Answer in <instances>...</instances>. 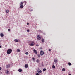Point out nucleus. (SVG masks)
Wrapping results in <instances>:
<instances>
[{
    "instance_id": "obj_21",
    "label": "nucleus",
    "mask_w": 75,
    "mask_h": 75,
    "mask_svg": "<svg viewBox=\"0 0 75 75\" xmlns=\"http://www.w3.org/2000/svg\"><path fill=\"white\" fill-rule=\"evenodd\" d=\"M52 68L53 69L55 68V66L54 65H53L52 67Z\"/></svg>"
},
{
    "instance_id": "obj_31",
    "label": "nucleus",
    "mask_w": 75,
    "mask_h": 75,
    "mask_svg": "<svg viewBox=\"0 0 75 75\" xmlns=\"http://www.w3.org/2000/svg\"><path fill=\"white\" fill-rule=\"evenodd\" d=\"M29 25V23H27V25Z\"/></svg>"
},
{
    "instance_id": "obj_24",
    "label": "nucleus",
    "mask_w": 75,
    "mask_h": 75,
    "mask_svg": "<svg viewBox=\"0 0 75 75\" xmlns=\"http://www.w3.org/2000/svg\"><path fill=\"white\" fill-rule=\"evenodd\" d=\"M68 65H69V66H70V65H71V63H68Z\"/></svg>"
},
{
    "instance_id": "obj_1",
    "label": "nucleus",
    "mask_w": 75,
    "mask_h": 75,
    "mask_svg": "<svg viewBox=\"0 0 75 75\" xmlns=\"http://www.w3.org/2000/svg\"><path fill=\"white\" fill-rule=\"evenodd\" d=\"M11 52H12L11 49H8L7 51V53L8 54H10Z\"/></svg>"
},
{
    "instance_id": "obj_7",
    "label": "nucleus",
    "mask_w": 75,
    "mask_h": 75,
    "mask_svg": "<svg viewBox=\"0 0 75 75\" xmlns=\"http://www.w3.org/2000/svg\"><path fill=\"white\" fill-rule=\"evenodd\" d=\"M54 62L57 63V62H58V59H55L54 60Z\"/></svg>"
},
{
    "instance_id": "obj_26",
    "label": "nucleus",
    "mask_w": 75,
    "mask_h": 75,
    "mask_svg": "<svg viewBox=\"0 0 75 75\" xmlns=\"http://www.w3.org/2000/svg\"><path fill=\"white\" fill-rule=\"evenodd\" d=\"M38 57L39 58H40V54H38Z\"/></svg>"
},
{
    "instance_id": "obj_6",
    "label": "nucleus",
    "mask_w": 75,
    "mask_h": 75,
    "mask_svg": "<svg viewBox=\"0 0 75 75\" xmlns=\"http://www.w3.org/2000/svg\"><path fill=\"white\" fill-rule=\"evenodd\" d=\"M0 36L1 37H4V35L3 34L1 33L0 34Z\"/></svg>"
},
{
    "instance_id": "obj_37",
    "label": "nucleus",
    "mask_w": 75,
    "mask_h": 75,
    "mask_svg": "<svg viewBox=\"0 0 75 75\" xmlns=\"http://www.w3.org/2000/svg\"><path fill=\"white\" fill-rule=\"evenodd\" d=\"M31 11H33V10H32Z\"/></svg>"
},
{
    "instance_id": "obj_27",
    "label": "nucleus",
    "mask_w": 75,
    "mask_h": 75,
    "mask_svg": "<svg viewBox=\"0 0 75 75\" xmlns=\"http://www.w3.org/2000/svg\"><path fill=\"white\" fill-rule=\"evenodd\" d=\"M27 32H29V31H30V30H28H28H27Z\"/></svg>"
},
{
    "instance_id": "obj_9",
    "label": "nucleus",
    "mask_w": 75,
    "mask_h": 75,
    "mask_svg": "<svg viewBox=\"0 0 75 75\" xmlns=\"http://www.w3.org/2000/svg\"><path fill=\"white\" fill-rule=\"evenodd\" d=\"M6 13H9V12L10 11L8 10H6L5 11Z\"/></svg>"
},
{
    "instance_id": "obj_12",
    "label": "nucleus",
    "mask_w": 75,
    "mask_h": 75,
    "mask_svg": "<svg viewBox=\"0 0 75 75\" xmlns=\"http://www.w3.org/2000/svg\"><path fill=\"white\" fill-rule=\"evenodd\" d=\"M6 68H9L10 67V65L8 64L6 65Z\"/></svg>"
},
{
    "instance_id": "obj_14",
    "label": "nucleus",
    "mask_w": 75,
    "mask_h": 75,
    "mask_svg": "<svg viewBox=\"0 0 75 75\" xmlns=\"http://www.w3.org/2000/svg\"><path fill=\"white\" fill-rule=\"evenodd\" d=\"M6 74H8V73H9V72H10V71H8V70H6Z\"/></svg>"
},
{
    "instance_id": "obj_30",
    "label": "nucleus",
    "mask_w": 75,
    "mask_h": 75,
    "mask_svg": "<svg viewBox=\"0 0 75 75\" xmlns=\"http://www.w3.org/2000/svg\"><path fill=\"white\" fill-rule=\"evenodd\" d=\"M36 75H39V74L38 73H36Z\"/></svg>"
},
{
    "instance_id": "obj_25",
    "label": "nucleus",
    "mask_w": 75,
    "mask_h": 75,
    "mask_svg": "<svg viewBox=\"0 0 75 75\" xmlns=\"http://www.w3.org/2000/svg\"><path fill=\"white\" fill-rule=\"evenodd\" d=\"M43 71H46V69L45 68L43 69Z\"/></svg>"
},
{
    "instance_id": "obj_23",
    "label": "nucleus",
    "mask_w": 75,
    "mask_h": 75,
    "mask_svg": "<svg viewBox=\"0 0 75 75\" xmlns=\"http://www.w3.org/2000/svg\"><path fill=\"white\" fill-rule=\"evenodd\" d=\"M25 54L26 55H28V52H26L25 53Z\"/></svg>"
},
{
    "instance_id": "obj_16",
    "label": "nucleus",
    "mask_w": 75,
    "mask_h": 75,
    "mask_svg": "<svg viewBox=\"0 0 75 75\" xmlns=\"http://www.w3.org/2000/svg\"><path fill=\"white\" fill-rule=\"evenodd\" d=\"M14 41H15V42H18V40H17V39H15Z\"/></svg>"
},
{
    "instance_id": "obj_2",
    "label": "nucleus",
    "mask_w": 75,
    "mask_h": 75,
    "mask_svg": "<svg viewBox=\"0 0 75 75\" xmlns=\"http://www.w3.org/2000/svg\"><path fill=\"white\" fill-rule=\"evenodd\" d=\"M40 55H41V56H42V55H43L44 54V51L42 50H41L40 52Z\"/></svg>"
},
{
    "instance_id": "obj_35",
    "label": "nucleus",
    "mask_w": 75,
    "mask_h": 75,
    "mask_svg": "<svg viewBox=\"0 0 75 75\" xmlns=\"http://www.w3.org/2000/svg\"><path fill=\"white\" fill-rule=\"evenodd\" d=\"M1 46H0V48H1Z\"/></svg>"
},
{
    "instance_id": "obj_20",
    "label": "nucleus",
    "mask_w": 75,
    "mask_h": 75,
    "mask_svg": "<svg viewBox=\"0 0 75 75\" xmlns=\"http://www.w3.org/2000/svg\"><path fill=\"white\" fill-rule=\"evenodd\" d=\"M23 2H21L20 3V5H23Z\"/></svg>"
},
{
    "instance_id": "obj_11",
    "label": "nucleus",
    "mask_w": 75,
    "mask_h": 75,
    "mask_svg": "<svg viewBox=\"0 0 75 75\" xmlns=\"http://www.w3.org/2000/svg\"><path fill=\"white\" fill-rule=\"evenodd\" d=\"M33 51H34V52H35V54H37V51H36L34 49L33 50Z\"/></svg>"
},
{
    "instance_id": "obj_34",
    "label": "nucleus",
    "mask_w": 75,
    "mask_h": 75,
    "mask_svg": "<svg viewBox=\"0 0 75 75\" xmlns=\"http://www.w3.org/2000/svg\"><path fill=\"white\" fill-rule=\"evenodd\" d=\"M1 67H0V70H1Z\"/></svg>"
},
{
    "instance_id": "obj_33",
    "label": "nucleus",
    "mask_w": 75,
    "mask_h": 75,
    "mask_svg": "<svg viewBox=\"0 0 75 75\" xmlns=\"http://www.w3.org/2000/svg\"><path fill=\"white\" fill-rule=\"evenodd\" d=\"M49 51H51V49H50L49 50Z\"/></svg>"
},
{
    "instance_id": "obj_3",
    "label": "nucleus",
    "mask_w": 75,
    "mask_h": 75,
    "mask_svg": "<svg viewBox=\"0 0 75 75\" xmlns=\"http://www.w3.org/2000/svg\"><path fill=\"white\" fill-rule=\"evenodd\" d=\"M29 45L30 46H34V42H32L31 44H29Z\"/></svg>"
},
{
    "instance_id": "obj_13",
    "label": "nucleus",
    "mask_w": 75,
    "mask_h": 75,
    "mask_svg": "<svg viewBox=\"0 0 75 75\" xmlns=\"http://www.w3.org/2000/svg\"><path fill=\"white\" fill-rule=\"evenodd\" d=\"M18 71L19 72H21L22 71V70L21 69H19L18 70Z\"/></svg>"
},
{
    "instance_id": "obj_29",
    "label": "nucleus",
    "mask_w": 75,
    "mask_h": 75,
    "mask_svg": "<svg viewBox=\"0 0 75 75\" xmlns=\"http://www.w3.org/2000/svg\"><path fill=\"white\" fill-rule=\"evenodd\" d=\"M24 3H25V4H26V3H27V2L25 1Z\"/></svg>"
},
{
    "instance_id": "obj_17",
    "label": "nucleus",
    "mask_w": 75,
    "mask_h": 75,
    "mask_svg": "<svg viewBox=\"0 0 75 75\" xmlns=\"http://www.w3.org/2000/svg\"><path fill=\"white\" fill-rule=\"evenodd\" d=\"M32 60L33 61H35V58H34V57H33L32 58Z\"/></svg>"
},
{
    "instance_id": "obj_22",
    "label": "nucleus",
    "mask_w": 75,
    "mask_h": 75,
    "mask_svg": "<svg viewBox=\"0 0 75 75\" xmlns=\"http://www.w3.org/2000/svg\"><path fill=\"white\" fill-rule=\"evenodd\" d=\"M42 42H44V39H43L42 40Z\"/></svg>"
},
{
    "instance_id": "obj_28",
    "label": "nucleus",
    "mask_w": 75,
    "mask_h": 75,
    "mask_svg": "<svg viewBox=\"0 0 75 75\" xmlns=\"http://www.w3.org/2000/svg\"><path fill=\"white\" fill-rule=\"evenodd\" d=\"M8 31H11L10 29H8Z\"/></svg>"
},
{
    "instance_id": "obj_5",
    "label": "nucleus",
    "mask_w": 75,
    "mask_h": 75,
    "mask_svg": "<svg viewBox=\"0 0 75 75\" xmlns=\"http://www.w3.org/2000/svg\"><path fill=\"white\" fill-rule=\"evenodd\" d=\"M38 72L39 74H41V72H42V71H41V70H39L38 71Z\"/></svg>"
},
{
    "instance_id": "obj_19",
    "label": "nucleus",
    "mask_w": 75,
    "mask_h": 75,
    "mask_svg": "<svg viewBox=\"0 0 75 75\" xmlns=\"http://www.w3.org/2000/svg\"><path fill=\"white\" fill-rule=\"evenodd\" d=\"M62 71H65V68H63L62 69Z\"/></svg>"
},
{
    "instance_id": "obj_10",
    "label": "nucleus",
    "mask_w": 75,
    "mask_h": 75,
    "mask_svg": "<svg viewBox=\"0 0 75 75\" xmlns=\"http://www.w3.org/2000/svg\"><path fill=\"white\" fill-rule=\"evenodd\" d=\"M28 64H25V68H28Z\"/></svg>"
},
{
    "instance_id": "obj_32",
    "label": "nucleus",
    "mask_w": 75,
    "mask_h": 75,
    "mask_svg": "<svg viewBox=\"0 0 75 75\" xmlns=\"http://www.w3.org/2000/svg\"><path fill=\"white\" fill-rule=\"evenodd\" d=\"M36 46H37V47H38L39 46V45L37 44V45H36Z\"/></svg>"
},
{
    "instance_id": "obj_15",
    "label": "nucleus",
    "mask_w": 75,
    "mask_h": 75,
    "mask_svg": "<svg viewBox=\"0 0 75 75\" xmlns=\"http://www.w3.org/2000/svg\"><path fill=\"white\" fill-rule=\"evenodd\" d=\"M20 52V50L18 49H17V52Z\"/></svg>"
},
{
    "instance_id": "obj_36",
    "label": "nucleus",
    "mask_w": 75,
    "mask_h": 75,
    "mask_svg": "<svg viewBox=\"0 0 75 75\" xmlns=\"http://www.w3.org/2000/svg\"><path fill=\"white\" fill-rule=\"evenodd\" d=\"M69 75H71V74H69Z\"/></svg>"
},
{
    "instance_id": "obj_18",
    "label": "nucleus",
    "mask_w": 75,
    "mask_h": 75,
    "mask_svg": "<svg viewBox=\"0 0 75 75\" xmlns=\"http://www.w3.org/2000/svg\"><path fill=\"white\" fill-rule=\"evenodd\" d=\"M39 61H40V60H38V59H37L36 60L37 62V63H39Z\"/></svg>"
},
{
    "instance_id": "obj_4",
    "label": "nucleus",
    "mask_w": 75,
    "mask_h": 75,
    "mask_svg": "<svg viewBox=\"0 0 75 75\" xmlns=\"http://www.w3.org/2000/svg\"><path fill=\"white\" fill-rule=\"evenodd\" d=\"M37 38L38 40H40L41 39V37H40V36L38 35L37 37Z\"/></svg>"
},
{
    "instance_id": "obj_8",
    "label": "nucleus",
    "mask_w": 75,
    "mask_h": 75,
    "mask_svg": "<svg viewBox=\"0 0 75 75\" xmlns=\"http://www.w3.org/2000/svg\"><path fill=\"white\" fill-rule=\"evenodd\" d=\"M20 8H23V5H21L20 6Z\"/></svg>"
}]
</instances>
